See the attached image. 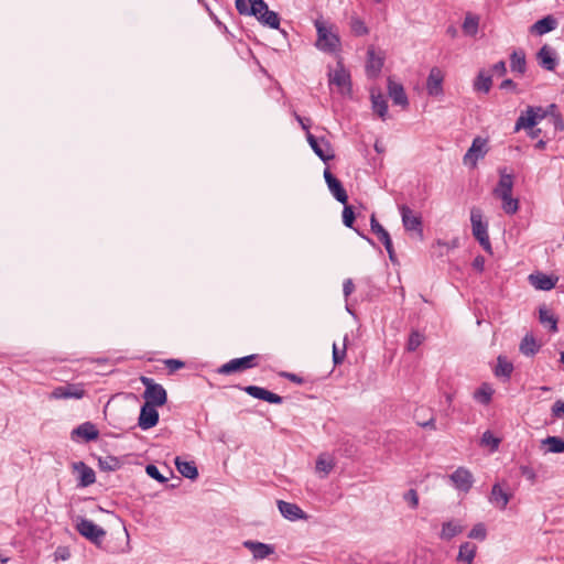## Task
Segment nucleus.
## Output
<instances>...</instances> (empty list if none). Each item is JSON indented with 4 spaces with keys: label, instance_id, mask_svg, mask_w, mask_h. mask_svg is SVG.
<instances>
[{
    "label": "nucleus",
    "instance_id": "obj_1",
    "mask_svg": "<svg viewBox=\"0 0 564 564\" xmlns=\"http://www.w3.org/2000/svg\"><path fill=\"white\" fill-rule=\"evenodd\" d=\"M235 7L239 14L252 15L262 25L279 29L280 17L276 12L269 10L264 0H236Z\"/></svg>",
    "mask_w": 564,
    "mask_h": 564
},
{
    "label": "nucleus",
    "instance_id": "obj_2",
    "mask_svg": "<svg viewBox=\"0 0 564 564\" xmlns=\"http://www.w3.org/2000/svg\"><path fill=\"white\" fill-rule=\"evenodd\" d=\"M499 176L492 195L501 200V208L507 215H514L519 210V199L512 196L513 176L506 169L499 171Z\"/></svg>",
    "mask_w": 564,
    "mask_h": 564
},
{
    "label": "nucleus",
    "instance_id": "obj_3",
    "mask_svg": "<svg viewBox=\"0 0 564 564\" xmlns=\"http://www.w3.org/2000/svg\"><path fill=\"white\" fill-rule=\"evenodd\" d=\"M314 25L317 33L315 46L324 52L334 54L340 50V37L334 24L323 19H316Z\"/></svg>",
    "mask_w": 564,
    "mask_h": 564
},
{
    "label": "nucleus",
    "instance_id": "obj_4",
    "mask_svg": "<svg viewBox=\"0 0 564 564\" xmlns=\"http://www.w3.org/2000/svg\"><path fill=\"white\" fill-rule=\"evenodd\" d=\"M401 214L402 224L405 231L411 232L420 240L424 238L423 223L420 214L414 213L409 206L401 205L399 207Z\"/></svg>",
    "mask_w": 564,
    "mask_h": 564
},
{
    "label": "nucleus",
    "instance_id": "obj_5",
    "mask_svg": "<svg viewBox=\"0 0 564 564\" xmlns=\"http://www.w3.org/2000/svg\"><path fill=\"white\" fill-rule=\"evenodd\" d=\"M470 223L473 235L478 240L480 246L488 250L490 249V241L488 236V225L482 220V213L479 208L473 207L470 210Z\"/></svg>",
    "mask_w": 564,
    "mask_h": 564
},
{
    "label": "nucleus",
    "instance_id": "obj_6",
    "mask_svg": "<svg viewBox=\"0 0 564 564\" xmlns=\"http://www.w3.org/2000/svg\"><path fill=\"white\" fill-rule=\"evenodd\" d=\"M76 529L80 535L97 545H99L106 536V531L101 527L85 518L79 517L77 519Z\"/></svg>",
    "mask_w": 564,
    "mask_h": 564
},
{
    "label": "nucleus",
    "instance_id": "obj_7",
    "mask_svg": "<svg viewBox=\"0 0 564 564\" xmlns=\"http://www.w3.org/2000/svg\"><path fill=\"white\" fill-rule=\"evenodd\" d=\"M259 355H249L241 358H235L218 368V373L230 375L253 368L258 365Z\"/></svg>",
    "mask_w": 564,
    "mask_h": 564
},
{
    "label": "nucleus",
    "instance_id": "obj_8",
    "mask_svg": "<svg viewBox=\"0 0 564 564\" xmlns=\"http://www.w3.org/2000/svg\"><path fill=\"white\" fill-rule=\"evenodd\" d=\"M307 142L310 143L314 153L323 161L327 162L334 159V150L330 143L325 138H316L311 132L306 134Z\"/></svg>",
    "mask_w": 564,
    "mask_h": 564
},
{
    "label": "nucleus",
    "instance_id": "obj_9",
    "mask_svg": "<svg viewBox=\"0 0 564 564\" xmlns=\"http://www.w3.org/2000/svg\"><path fill=\"white\" fill-rule=\"evenodd\" d=\"M487 140L480 137H477L473 140L470 148L464 155V164H470L471 166H476L477 161L482 159L487 153Z\"/></svg>",
    "mask_w": 564,
    "mask_h": 564
},
{
    "label": "nucleus",
    "instance_id": "obj_10",
    "mask_svg": "<svg viewBox=\"0 0 564 564\" xmlns=\"http://www.w3.org/2000/svg\"><path fill=\"white\" fill-rule=\"evenodd\" d=\"M85 395V389L82 384L67 383L56 387L50 394L51 399H82Z\"/></svg>",
    "mask_w": 564,
    "mask_h": 564
},
{
    "label": "nucleus",
    "instance_id": "obj_11",
    "mask_svg": "<svg viewBox=\"0 0 564 564\" xmlns=\"http://www.w3.org/2000/svg\"><path fill=\"white\" fill-rule=\"evenodd\" d=\"M454 487L460 491L468 492L474 484L473 474L465 467H458L451 476Z\"/></svg>",
    "mask_w": 564,
    "mask_h": 564
},
{
    "label": "nucleus",
    "instance_id": "obj_12",
    "mask_svg": "<svg viewBox=\"0 0 564 564\" xmlns=\"http://www.w3.org/2000/svg\"><path fill=\"white\" fill-rule=\"evenodd\" d=\"M324 178L328 186L329 192L341 204H346L348 200V195L340 181L336 178L333 173L326 169L324 171Z\"/></svg>",
    "mask_w": 564,
    "mask_h": 564
},
{
    "label": "nucleus",
    "instance_id": "obj_13",
    "mask_svg": "<svg viewBox=\"0 0 564 564\" xmlns=\"http://www.w3.org/2000/svg\"><path fill=\"white\" fill-rule=\"evenodd\" d=\"M159 422V412L156 411L154 405L149 403H144L141 406L138 425L142 430H149L155 426Z\"/></svg>",
    "mask_w": 564,
    "mask_h": 564
},
{
    "label": "nucleus",
    "instance_id": "obj_14",
    "mask_svg": "<svg viewBox=\"0 0 564 564\" xmlns=\"http://www.w3.org/2000/svg\"><path fill=\"white\" fill-rule=\"evenodd\" d=\"M242 390L252 398L263 400L272 404H281L283 402V398L279 394L258 386H247L243 387Z\"/></svg>",
    "mask_w": 564,
    "mask_h": 564
},
{
    "label": "nucleus",
    "instance_id": "obj_15",
    "mask_svg": "<svg viewBox=\"0 0 564 564\" xmlns=\"http://www.w3.org/2000/svg\"><path fill=\"white\" fill-rule=\"evenodd\" d=\"M371 231L377 236V238L383 243L387 252L389 253V258L391 260L394 259V250L392 246V240L389 232L379 224L376 217L372 215L370 219Z\"/></svg>",
    "mask_w": 564,
    "mask_h": 564
},
{
    "label": "nucleus",
    "instance_id": "obj_16",
    "mask_svg": "<svg viewBox=\"0 0 564 564\" xmlns=\"http://www.w3.org/2000/svg\"><path fill=\"white\" fill-rule=\"evenodd\" d=\"M444 74L438 67H433L430 70L426 90L430 96H440L443 94Z\"/></svg>",
    "mask_w": 564,
    "mask_h": 564
},
{
    "label": "nucleus",
    "instance_id": "obj_17",
    "mask_svg": "<svg viewBox=\"0 0 564 564\" xmlns=\"http://www.w3.org/2000/svg\"><path fill=\"white\" fill-rule=\"evenodd\" d=\"M73 470L78 474V486L88 487L96 481V475L93 468L84 462H76L72 465Z\"/></svg>",
    "mask_w": 564,
    "mask_h": 564
},
{
    "label": "nucleus",
    "instance_id": "obj_18",
    "mask_svg": "<svg viewBox=\"0 0 564 564\" xmlns=\"http://www.w3.org/2000/svg\"><path fill=\"white\" fill-rule=\"evenodd\" d=\"M143 398L145 399V403L154 406H162L167 400L165 389L159 383L155 387H150L149 390H145Z\"/></svg>",
    "mask_w": 564,
    "mask_h": 564
},
{
    "label": "nucleus",
    "instance_id": "obj_19",
    "mask_svg": "<svg viewBox=\"0 0 564 564\" xmlns=\"http://www.w3.org/2000/svg\"><path fill=\"white\" fill-rule=\"evenodd\" d=\"M98 435H99L98 430L90 422H85V423L78 425L72 432L73 440L82 438L85 442L95 441L98 438Z\"/></svg>",
    "mask_w": 564,
    "mask_h": 564
},
{
    "label": "nucleus",
    "instance_id": "obj_20",
    "mask_svg": "<svg viewBox=\"0 0 564 564\" xmlns=\"http://www.w3.org/2000/svg\"><path fill=\"white\" fill-rule=\"evenodd\" d=\"M388 93L394 105L401 106L402 108H405L409 105L406 94L401 84L389 79Z\"/></svg>",
    "mask_w": 564,
    "mask_h": 564
},
{
    "label": "nucleus",
    "instance_id": "obj_21",
    "mask_svg": "<svg viewBox=\"0 0 564 564\" xmlns=\"http://www.w3.org/2000/svg\"><path fill=\"white\" fill-rule=\"evenodd\" d=\"M278 507L282 516L289 520H297L305 518L303 510L295 503L286 502L283 500L278 501Z\"/></svg>",
    "mask_w": 564,
    "mask_h": 564
},
{
    "label": "nucleus",
    "instance_id": "obj_22",
    "mask_svg": "<svg viewBox=\"0 0 564 564\" xmlns=\"http://www.w3.org/2000/svg\"><path fill=\"white\" fill-rule=\"evenodd\" d=\"M465 527L457 520H449L442 524V530L440 532V539L444 541H449L454 536L460 534L464 531Z\"/></svg>",
    "mask_w": 564,
    "mask_h": 564
},
{
    "label": "nucleus",
    "instance_id": "obj_23",
    "mask_svg": "<svg viewBox=\"0 0 564 564\" xmlns=\"http://www.w3.org/2000/svg\"><path fill=\"white\" fill-rule=\"evenodd\" d=\"M538 59L540 65L546 70H554L557 64L555 53L549 45H543L540 48Z\"/></svg>",
    "mask_w": 564,
    "mask_h": 564
},
{
    "label": "nucleus",
    "instance_id": "obj_24",
    "mask_svg": "<svg viewBox=\"0 0 564 564\" xmlns=\"http://www.w3.org/2000/svg\"><path fill=\"white\" fill-rule=\"evenodd\" d=\"M511 496L506 492L499 484L492 486L489 500L492 505L498 507L500 510H505L510 501Z\"/></svg>",
    "mask_w": 564,
    "mask_h": 564
},
{
    "label": "nucleus",
    "instance_id": "obj_25",
    "mask_svg": "<svg viewBox=\"0 0 564 564\" xmlns=\"http://www.w3.org/2000/svg\"><path fill=\"white\" fill-rule=\"evenodd\" d=\"M529 280L536 290L550 291L552 290L557 281V278H552L544 273L530 274Z\"/></svg>",
    "mask_w": 564,
    "mask_h": 564
},
{
    "label": "nucleus",
    "instance_id": "obj_26",
    "mask_svg": "<svg viewBox=\"0 0 564 564\" xmlns=\"http://www.w3.org/2000/svg\"><path fill=\"white\" fill-rule=\"evenodd\" d=\"M243 545L251 551L253 557L257 560L265 558L274 552L271 545L261 542L246 541Z\"/></svg>",
    "mask_w": 564,
    "mask_h": 564
},
{
    "label": "nucleus",
    "instance_id": "obj_27",
    "mask_svg": "<svg viewBox=\"0 0 564 564\" xmlns=\"http://www.w3.org/2000/svg\"><path fill=\"white\" fill-rule=\"evenodd\" d=\"M476 553H477L476 544H474L471 542H464L459 546V551H458L456 561L458 563H463V564H473Z\"/></svg>",
    "mask_w": 564,
    "mask_h": 564
},
{
    "label": "nucleus",
    "instance_id": "obj_28",
    "mask_svg": "<svg viewBox=\"0 0 564 564\" xmlns=\"http://www.w3.org/2000/svg\"><path fill=\"white\" fill-rule=\"evenodd\" d=\"M367 56H368L367 65H366L367 74L370 77H376L380 73V70L383 66V59H382V57H380L379 55L376 54L373 48L368 50Z\"/></svg>",
    "mask_w": 564,
    "mask_h": 564
},
{
    "label": "nucleus",
    "instance_id": "obj_29",
    "mask_svg": "<svg viewBox=\"0 0 564 564\" xmlns=\"http://www.w3.org/2000/svg\"><path fill=\"white\" fill-rule=\"evenodd\" d=\"M174 463L178 473L185 478L196 479L198 477V470L193 460H182L181 457L177 456L175 457Z\"/></svg>",
    "mask_w": 564,
    "mask_h": 564
},
{
    "label": "nucleus",
    "instance_id": "obj_30",
    "mask_svg": "<svg viewBox=\"0 0 564 564\" xmlns=\"http://www.w3.org/2000/svg\"><path fill=\"white\" fill-rule=\"evenodd\" d=\"M510 68L512 72L523 75L527 70L525 53L523 50H514L510 55Z\"/></svg>",
    "mask_w": 564,
    "mask_h": 564
},
{
    "label": "nucleus",
    "instance_id": "obj_31",
    "mask_svg": "<svg viewBox=\"0 0 564 564\" xmlns=\"http://www.w3.org/2000/svg\"><path fill=\"white\" fill-rule=\"evenodd\" d=\"M557 26L556 20L552 15H546L541 20H538L532 26L531 32L538 35H543L547 32L553 31Z\"/></svg>",
    "mask_w": 564,
    "mask_h": 564
},
{
    "label": "nucleus",
    "instance_id": "obj_32",
    "mask_svg": "<svg viewBox=\"0 0 564 564\" xmlns=\"http://www.w3.org/2000/svg\"><path fill=\"white\" fill-rule=\"evenodd\" d=\"M334 467L335 460L330 455L321 454L317 457L315 469L321 475L322 478L327 477Z\"/></svg>",
    "mask_w": 564,
    "mask_h": 564
},
{
    "label": "nucleus",
    "instance_id": "obj_33",
    "mask_svg": "<svg viewBox=\"0 0 564 564\" xmlns=\"http://www.w3.org/2000/svg\"><path fill=\"white\" fill-rule=\"evenodd\" d=\"M371 102L373 111L382 119L386 120L388 113V104L381 93L371 91Z\"/></svg>",
    "mask_w": 564,
    "mask_h": 564
},
{
    "label": "nucleus",
    "instance_id": "obj_34",
    "mask_svg": "<svg viewBox=\"0 0 564 564\" xmlns=\"http://www.w3.org/2000/svg\"><path fill=\"white\" fill-rule=\"evenodd\" d=\"M329 84L336 85L341 89L346 87L349 88V74L339 65L332 74H329Z\"/></svg>",
    "mask_w": 564,
    "mask_h": 564
},
{
    "label": "nucleus",
    "instance_id": "obj_35",
    "mask_svg": "<svg viewBox=\"0 0 564 564\" xmlns=\"http://www.w3.org/2000/svg\"><path fill=\"white\" fill-rule=\"evenodd\" d=\"M533 113V110H530L528 107L527 110L523 111L517 119L514 124V131L518 132L521 129H529L538 124L536 117H534Z\"/></svg>",
    "mask_w": 564,
    "mask_h": 564
},
{
    "label": "nucleus",
    "instance_id": "obj_36",
    "mask_svg": "<svg viewBox=\"0 0 564 564\" xmlns=\"http://www.w3.org/2000/svg\"><path fill=\"white\" fill-rule=\"evenodd\" d=\"M478 28H479V17L468 12L465 15V19H464V22L462 25L464 34H466L468 36H475L478 32Z\"/></svg>",
    "mask_w": 564,
    "mask_h": 564
},
{
    "label": "nucleus",
    "instance_id": "obj_37",
    "mask_svg": "<svg viewBox=\"0 0 564 564\" xmlns=\"http://www.w3.org/2000/svg\"><path fill=\"white\" fill-rule=\"evenodd\" d=\"M492 86V79L490 75H487L485 70H480L474 80V89L476 91H481L484 94H488Z\"/></svg>",
    "mask_w": 564,
    "mask_h": 564
},
{
    "label": "nucleus",
    "instance_id": "obj_38",
    "mask_svg": "<svg viewBox=\"0 0 564 564\" xmlns=\"http://www.w3.org/2000/svg\"><path fill=\"white\" fill-rule=\"evenodd\" d=\"M494 394L492 388L487 384L482 383L475 392H474V399L481 404H489L491 401Z\"/></svg>",
    "mask_w": 564,
    "mask_h": 564
},
{
    "label": "nucleus",
    "instance_id": "obj_39",
    "mask_svg": "<svg viewBox=\"0 0 564 564\" xmlns=\"http://www.w3.org/2000/svg\"><path fill=\"white\" fill-rule=\"evenodd\" d=\"M513 371V365L502 356H499L497 359V366L495 369V375L497 377L509 378Z\"/></svg>",
    "mask_w": 564,
    "mask_h": 564
},
{
    "label": "nucleus",
    "instance_id": "obj_40",
    "mask_svg": "<svg viewBox=\"0 0 564 564\" xmlns=\"http://www.w3.org/2000/svg\"><path fill=\"white\" fill-rule=\"evenodd\" d=\"M98 466L104 471H115L120 468L121 462L115 456L107 455L98 458Z\"/></svg>",
    "mask_w": 564,
    "mask_h": 564
},
{
    "label": "nucleus",
    "instance_id": "obj_41",
    "mask_svg": "<svg viewBox=\"0 0 564 564\" xmlns=\"http://www.w3.org/2000/svg\"><path fill=\"white\" fill-rule=\"evenodd\" d=\"M539 350V346L532 335H525L520 344V351L525 356H533Z\"/></svg>",
    "mask_w": 564,
    "mask_h": 564
},
{
    "label": "nucleus",
    "instance_id": "obj_42",
    "mask_svg": "<svg viewBox=\"0 0 564 564\" xmlns=\"http://www.w3.org/2000/svg\"><path fill=\"white\" fill-rule=\"evenodd\" d=\"M542 444L547 446L550 453H564V440L557 436H547L542 441Z\"/></svg>",
    "mask_w": 564,
    "mask_h": 564
},
{
    "label": "nucleus",
    "instance_id": "obj_43",
    "mask_svg": "<svg viewBox=\"0 0 564 564\" xmlns=\"http://www.w3.org/2000/svg\"><path fill=\"white\" fill-rule=\"evenodd\" d=\"M539 319H540L541 324L550 325V329L552 332L557 330V318L554 316V314L550 310H547L545 307H541L539 311Z\"/></svg>",
    "mask_w": 564,
    "mask_h": 564
},
{
    "label": "nucleus",
    "instance_id": "obj_44",
    "mask_svg": "<svg viewBox=\"0 0 564 564\" xmlns=\"http://www.w3.org/2000/svg\"><path fill=\"white\" fill-rule=\"evenodd\" d=\"M481 444L489 446L490 449L497 451L500 444V440L496 437L490 431H486L481 436Z\"/></svg>",
    "mask_w": 564,
    "mask_h": 564
},
{
    "label": "nucleus",
    "instance_id": "obj_45",
    "mask_svg": "<svg viewBox=\"0 0 564 564\" xmlns=\"http://www.w3.org/2000/svg\"><path fill=\"white\" fill-rule=\"evenodd\" d=\"M487 536V529L484 523H477L468 533L469 539L484 541Z\"/></svg>",
    "mask_w": 564,
    "mask_h": 564
},
{
    "label": "nucleus",
    "instance_id": "obj_46",
    "mask_svg": "<svg viewBox=\"0 0 564 564\" xmlns=\"http://www.w3.org/2000/svg\"><path fill=\"white\" fill-rule=\"evenodd\" d=\"M423 339H424V336L420 332L413 330L409 336V340H408V345H406L408 350L409 351L416 350V348L423 343Z\"/></svg>",
    "mask_w": 564,
    "mask_h": 564
},
{
    "label": "nucleus",
    "instance_id": "obj_47",
    "mask_svg": "<svg viewBox=\"0 0 564 564\" xmlns=\"http://www.w3.org/2000/svg\"><path fill=\"white\" fill-rule=\"evenodd\" d=\"M350 28L356 35L360 36L368 34V28L366 26L365 22L359 18L351 19Z\"/></svg>",
    "mask_w": 564,
    "mask_h": 564
},
{
    "label": "nucleus",
    "instance_id": "obj_48",
    "mask_svg": "<svg viewBox=\"0 0 564 564\" xmlns=\"http://www.w3.org/2000/svg\"><path fill=\"white\" fill-rule=\"evenodd\" d=\"M346 340H347V336L344 339V345H343L341 349H339L336 344H333L334 365H340L344 361V359L346 357Z\"/></svg>",
    "mask_w": 564,
    "mask_h": 564
},
{
    "label": "nucleus",
    "instance_id": "obj_49",
    "mask_svg": "<svg viewBox=\"0 0 564 564\" xmlns=\"http://www.w3.org/2000/svg\"><path fill=\"white\" fill-rule=\"evenodd\" d=\"M344 205H345V207L343 210V223L346 227L351 228L352 224L355 221V213L352 210V207L347 205V203Z\"/></svg>",
    "mask_w": 564,
    "mask_h": 564
},
{
    "label": "nucleus",
    "instance_id": "obj_50",
    "mask_svg": "<svg viewBox=\"0 0 564 564\" xmlns=\"http://www.w3.org/2000/svg\"><path fill=\"white\" fill-rule=\"evenodd\" d=\"M145 471H147V474H148L151 478H153V479L158 480V481H159V482H161V484H164V482H166V481H167V478H166V477H164V476L160 473V470L158 469V467H156L155 465H152V464L148 465V466L145 467Z\"/></svg>",
    "mask_w": 564,
    "mask_h": 564
},
{
    "label": "nucleus",
    "instance_id": "obj_51",
    "mask_svg": "<svg viewBox=\"0 0 564 564\" xmlns=\"http://www.w3.org/2000/svg\"><path fill=\"white\" fill-rule=\"evenodd\" d=\"M520 473L521 475L527 478L532 485L535 484L536 481V473L534 471V469L530 466H527V465H522L520 467Z\"/></svg>",
    "mask_w": 564,
    "mask_h": 564
},
{
    "label": "nucleus",
    "instance_id": "obj_52",
    "mask_svg": "<svg viewBox=\"0 0 564 564\" xmlns=\"http://www.w3.org/2000/svg\"><path fill=\"white\" fill-rule=\"evenodd\" d=\"M404 500L409 502V505L413 509H415L419 506V496L414 489H410L404 494Z\"/></svg>",
    "mask_w": 564,
    "mask_h": 564
},
{
    "label": "nucleus",
    "instance_id": "obj_53",
    "mask_svg": "<svg viewBox=\"0 0 564 564\" xmlns=\"http://www.w3.org/2000/svg\"><path fill=\"white\" fill-rule=\"evenodd\" d=\"M552 415L554 417H564V401L557 400L552 405Z\"/></svg>",
    "mask_w": 564,
    "mask_h": 564
},
{
    "label": "nucleus",
    "instance_id": "obj_54",
    "mask_svg": "<svg viewBox=\"0 0 564 564\" xmlns=\"http://www.w3.org/2000/svg\"><path fill=\"white\" fill-rule=\"evenodd\" d=\"M165 365L171 371H176L185 366V364L178 359H167L165 360Z\"/></svg>",
    "mask_w": 564,
    "mask_h": 564
},
{
    "label": "nucleus",
    "instance_id": "obj_55",
    "mask_svg": "<svg viewBox=\"0 0 564 564\" xmlns=\"http://www.w3.org/2000/svg\"><path fill=\"white\" fill-rule=\"evenodd\" d=\"M355 291V284L351 279H346L343 284V292L347 299Z\"/></svg>",
    "mask_w": 564,
    "mask_h": 564
},
{
    "label": "nucleus",
    "instance_id": "obj_56",
    "mask_svg": "<svg viewBox=\"0 0 564 564\" xmlns=\"http://www.w3.org/2000/svg\"><path fill=\"white\" fill-rule=\"evenodd\" d=\"M492 72L498 76H503L507 73L506 63L500 61L492 66Z\"/></svg>",
    "mask_w": 564,
    "mask_h": 564
},
{
    "label": "nucleus",
    "instance_id": "obj_57",
    "mask_svg": "<svg viewBox=\"0 0 564 564\" xmlns=\"http://www.w3.org/2000/svg\"><path fill=\"white\" fill-rule=\"evenodd\" d=\"M530 110H533L534 117H536V121L544 119L547 115V110L543 109L542 107H529Z\"/></svg>",
    "mask_w": 564,
    "mask_h": 564
},
{
    "label": "nucleus",
    "instance_id": "obj_58",
    "mask_svg": "<svg viewBox=\"0 0 564 564\" xmlns=\"http://www.w3.org/2000/svg\"><path fill=\"white\" fill-rule=\"evenodd\" d=\"M282 377L286 378L288 380L296 383V384H302L304 383V379L295 373H291V372H282L281 373Z\"/></svg>",
    "mask_w": 564,
    "mask_h": 564
},
{
    "label": "nucleus",
    "instance_id": "obj_59",
    "mask_svg": "<svg viewBox=\"0 0 564 564\" xmlns=\"http://www.w3.org/2000/svg\"><path fill=\"white\" fill-rule=\"evenodd\" d=\"M295 118L299 121V123L301 124L302 129L305 130L306 133L310 132L311 120L306 119V118H302L299 115H296Z\"/></svg>",
    "mask_w": 564,
    "mask_h": 564
},
{
    "label": "nucleus",
    "instance_id": "obj_60",
    "mask_svg": "<svg viewBox=\"0 0 564 564\" xmlns=\"http://www.w3.org/2000/svg\"><path fill=\"white\" fill-rule=\"evenodd\" d=\"M516 83L512 80V79H505L501 84H500V89H512V90H516Z\"/></svg>",
    "mask_w": 564,
    "mask_h": 564
},
{
    "label": "nucleus",
    "instance_id": "obj_61",
    "mask_svg": "<svg viewBox=\"0 0 564 564\" xmlns=\"http://www.w3.org/2000/svg\"><path fill=\"white\" fill-rule=\"evenodd\" d=\"M141 382L145 387V390H149L150 387H155L158 383L153 381V379L148 377H141Z\"/></svg>",
    "mask_w": 564,
    "mask_h": 564
},
{
    "label": "nucleus",
    "instance_id": "obj_62",
    "mask_svg": "<svg viewBox=\"0 0 564 564\" xmlns=\"http://www.w3.org/2000/svg\"><path fill=\"white\" fill-rule=\"evenodd\" d=\"M434 422H435L434 417H431L429 421L421 423V425L424 427H431V429L435 430Z\"/></svg>",
    "mask_w": 564,
    "mask_h": 564
},
{
    "label": "nucleus",
    "instance_id": "obj_63",
    "mask_svg": "<svg viewBox=\"0 0 564 564\" xmlns=\"http://www.w3.org/2000/svg\"><path fill=\"white\" fill-rule=\"evenodd\" d=\"M474 267L478 270H482L484 267V259L482 258H476L474 261Z\"/></svg>",
    "mask_w": 564,
    "mask_h": 564
},
{
    "label": "nucleus",
    "instance_id": "obj_64",
    "mask_svg": "<svg viewBox=\"0 0 564 564\" xmlns=\"http://www.w3.org/2000/svg\"><path fill=\"white\" fill-rule=\"evenodd\" d=\"M8 561H9V558H8V557H4V556H2V555L0 554V562H1L2 564L7 563Z\"/></svg>",
    "mask_w": 564,
    "mask_h": 564
}]
</instances>
